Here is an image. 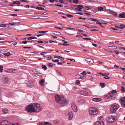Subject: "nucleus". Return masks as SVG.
<instances>
[{
    "instance_id": "obj_61",
    "label": "nucleus",
    "mask_w": 125,
    "mask_h": 125,
    "mask_svg": "<svg viewBox=\"0 0 125 125\" xmlns=\"http://www.w3.org/2000/svg\"><path fill=\"white\" fill-rule=\"evenodd\" d=\"M6 71H7V73H11V69L7 70Z\"/></svg>"
},
{
    "instance_id": "obj_40",
    "label": "nucleus",
    "mask_w": 125,
    "mask_h": 125,
    "mask_svg": "<svg viewBox=\"0 0 125 125\" xmlns=\"http://www.w3.org/2000/svg\"><path fill=\"white\" fill-rule=\"evenodd\" d=\"M20 61L22 62H25L26 61L25 59L22 58L20 59Z\"/></svg>"
},
{
    "instance_id": "obj_31",
    "label": "nucleus",
    "mask_w": 125,
    "mask_h": 125,
    "mask_svg": "<svg viewBox=\"0 0 125 125\" xmlns=\"http://www.w3.org/2000/svg\"><path fill=\"white\" fill-rule=\"evenodd\" d=\"M37 39V38L35 37H31L28 38L27 39L28 40H31L33 39Z\"/></svg>"
},
{
    "instance_id": "obj_34",
    "label": "nucleus",
    "mask_w": 125,
    "mask_h": 125,
    "mask_svg": "<svg viewBox=\"0 0 125 125\" xmlns=\"http://www.w3.org/2000/svg\"><path fill=\"white\" fill-rule=\"evenodd\" d=\"M96 24H99L100 25V26H101V27H103L104 28V26H103L102 25V24H102V23H100V22H97L96 23Z\"/></svg>"
},
{
    "instance_id": "obj_17",
    "label": "nucleus",
    "mask_w": 125,
    "mask_h": 125,
    "mask_svg": "<svg viewBox=\"0 0 125 125\" xmlns=\"http://www.w3.org/2000/svg\"><path fill=\"white\" fill-rule=\"evenodd\" d=\"M119 17L120 18H123L125 17V13H123L122 14H119Z\"/></svg>"
},
{
    "instance_id": "obj_4",
    "label": "nucleus",
    "mask_w": 125,
    "mask_h": 125,
    "mask_svg": "<svg viewBox=\"0 0 125 125\" xmlns=\"http://www.w3.org/2000/svg\"><path fill=\"white\" fill-rule=\"evenodd\" d=\"M119 105L118 104H113L110 108V111L113 113H115L119 108Z\"/></svg>"
},
{
    "instance_id": "obj_20",
    "label": "nucleus",
    "mask_w": 125,
    "mask_h": 125,
    "mask_svg": "<svg viewBox=\"0 0 125 125\" xmlns=\"http://www.w3.org/2000/svg\"><path fill=\"white\" fill-rule=\"evenodd\" d=\"M75 77L76 79H82V76L79 75H75Z\"/></svg>"
},
{
    "instance_id": "obj_6",
    "label": "nucleus",
    "mask_w": 125,
    "mask_h": 125,
    "mask_svg": "<svg viewBox=\"0 0 125 125\" xmlns=\"http://www.w3.org/2000/svg\"><path fill=\"white\" fill-rule=\"evenodd\" d=\"M26 110L28 112L33 113L35 112L33 106V104H31L27 106L25 108Z\"/></svg>"
},
{
    "instance_id": "obj_55",
    "label": "nucleus",
    "mask_w": 125,
    "mask_h": 125,
    "mask_svg": "<svg viewBox=\"0 0 125 125\" xmlns=\"http://www.w3.org/2000/svg\"><path fill=\"white\" fill-rule=\"evenodd\" d=\"M45 125H52L51 123H49L48 122H45Z\"/></svg>"
},
{
    "instance_id": "obj_42",
    "label": "nucleus",
    "mask_w": 125,
    "mask_h": 125,
    "mask_svg": "<svg viewBox=\"0 0 125 125\" xmlns=\"http://www.w3.org/2000/svg\"><path fill=\"white\" fill-rule=\"evenodd\" d=\"M108 48L110 49L113 50H114L113 46H109L108 47Z\"/></svg>"
},
{
    "instance_id": "obj_38",
    "label": "nucleus",
    "mask_w": 125,
    "mask_h": 125,
    "mask_svg": "<svg viewBox=\"0 0 125 125\" xmlns=\"http://www.w3.org/2000/svg\"><path fill=\"white\" fill-rule=\"evenodd\" d=\"M42 67L43 69H44L45 70H46L47 69V66L45 65H42Z\"/></svg>"
},
{
    "instance_id": "obj_27",
    "label": "nucleus",
    "mask_w": 125,
    "mask_h": 125,
    "mask_svg": "<svg viewBox=\"0 0 125 125\" xmlns=\"http://www.w3.org/2000/svg\"><path fill=\"white\" fill-rule=\"evenodd\" d=\"M54 33L56 35H61V33L59 32L54 31Z\"/></svg>"
},
{
    "instance_id": "obj_50",
    "label": "nucleus",
    "mask_w": 125,
    "mask_h": 125,
    "mask_svg": "<svg viewBox=\"0 0 125 125\" xmlns=\"http://www.w3.org/2000/svg\"><path fill=\"white\" fill-rule=\"evenodd\" d=\"M47 31H40L38 32V33H46Z\"/></svg>"
},
{
    "instance_id": "obj_25",
    "label": "nucleus",
    "mask_w": 125,
    "mask_h": 125,
    "mask_svg": "<svg viewBox=\"0 0 125 125\" xmlns=\"http://www.w3.org/2000/svg\"><path fill=\"white\" fill-rule=\"evenodd\" d=\"M11 73H15L17 71V70L15 69H11Z\"/></svg>"
},
{
    "instance_id": "obj_19",
    "label": "nucleus",
    "mask_w": 125,
    "mask_h": 125,
    "mask_svg": "<svg viewBox=\"0 0 125 125\" xmlns=\"http://www.w3.org/2000/svg\"><path fill=\"white\" fill-rule=\"evenodd\" d=\"M44 81L43 79L40 80L39 83L41 86H43L44 85L43 83L44 82Z\"/></svg>"
},
{
    "instance_id": "obj_41",
    "label": "nucleus",
    "mask_w": 125,
    "mask_h": 125,
    "mask_svg": "<svg viewBox=\"0 0 125 125\" xmlns=\"http://www.w3.org/2000/svg\"><path fill=\"white\" fill-rule=\"evenodd\" d=\"M121 90L123 92H125V89L124 87L123 86H122Z\"/></svg>"
},
{
    "instance_id": "obj_23",
    "label": "nucleus",
    "mask_w": 125,
    "mask_h": 125,
    "mask_svg": "<svg viewBox=\"0 0 125 125\" xmlns=\"http://www.w3.org/2000/svg\"><path fill=\"white\" fill-rule=\"evenodd\" d=\"M125 26V25L124 24H121L117 28H119L121 29H123L124 28Z\"/></svg>"
},
{
    "instance_id": "obj_44",
    "label": "nucleus",
    "mask_w": 125,
    "mask_h": 125,
    "mask_svg": "<svg viewBox=\"0 0 125 125\" xmlns=\"http://www.w3.org/2000/svg\"><path fill=\"white\" fill-rule=\"evenodd\" d=\"M85 100L84 99H82L81 100L79 101V102H80V103H85Z\"/></svg>"
},
{
    "instance_id": "obj_18",
    "label": "nucleus",
    "mask_w": 125,
    "mask_h": 125,
    "mask_svg": "<svg viewBox=\"0 0 125 125\" xmlns=\"http://www.w3.org/2000/svg\"><path fill=\"white\" fill-rule=\"evenodd\" d=\"M57 55H55L54 56V57L55 58L59 59L61 60H64V58L62 57L59 56H57Z\"/></svg>"
},
{
    "instance_id": "obj_24",
    "label": "nucleus",
    "mask_w": 125,
    "mask_h": 125,
    "mask_svg": "<svg viewBox=\"0 0 125 125\" xmlns=\"http://www.w3.org/2000/svg\"><path fill=\"white\" fill-rule=\"evenodd\" d=\"M111 14H112L115 17H116L117 16V14L114 11H110Z\"/></svg>"
},
{
    "instance_id": "obj_7",
    "label": "nucleus",
    "mask_w": 125,
    "mask_h": 125,
    "mask_svg": "<svg viewBox=\"0 0 125 125\" xmlns=\"http://www.w3.org/2000/svg\"><path fill=\"white\" fill-rule=\"evenodd\" d=\"M89 112L90 114L95 115L98 114V111L97 109L92 107L90 109Z\"/></svg>"
},
{
    "instance_id": "obj_15",
    "label": "nucleus",
    "mask_w": 125,
    "mask_h": 125,
    "mask_svg": "<svg viewBox=\"0 0 125 125\" xmlns=\"http://www.w3.org/2000/svg\"><path fill=\"white\" fill-rule=\"evenodd\" d=\"M101 99L100 98H95L92 99V100L96 102H99L101 100Z\"/></svg>"
},
{
    "instance_id": "obj_12",
    "label": "nucleus",
    "mask_w": 125,
    "mask_h": 125,
    "mask_svg": "<svg viewBox=\"0 0 125 125\" xmlns=\"http://www.w3.org/2000/svg\"><path fill=\"white\" fill-rule=\"evenodd\" d=\"M77 8H75V10H76L81 11L82 10V9L83 8V6L81 5H77Z\"/></svg>"
},
{
    "instance_id": "obj_35",
    "label": "nucleus",
    "mask_w": 125,
    "mask_h": 125,
    "mask_svg": "<svg viewBox=\"0 0 125 125\" xmlns=\"http://www.w3.org/2000/svg\"><path fill=\"white\" fill-rule=\"evenodd\" d=\"M95 125H101V123L100 121H98L95 122Z\"/></svg>"
},
{
    "instance_id": "obj_3",
    "label": "nucleus",
    "mask_w": 125,
    "mask_h": 125,
    "mask_svg": "<svg viewBox=\"0 0 125 125\" xmlns=\"http://www.w3.org/2000/svg\"><path fill=\"white\" fill-rule=\"evenodd\" d=\"M117 119V117L116 116L111 115L106 117V121L109 123H112L115 121Z\"/></svg>"
},
{
    "instance_id": "obj_36",
    "label": "nucleus",
    "mask_w": 125,
    "mask_h": 125,
    "mask_svg": "<svg viewBox=\"0 0 125 125\" xmlns=\"http://www.w3.org/2000/svg\"><path fill=\"white\" fill-rule=\"evenodd\" d=\"M100 85L103 87H104L105 86V84L104 83H100Z\"/></svg>"
},
{
    "instance_id": "obj_29",
    "label": "nucleus",
    "mask_w": 125,
    "mask_h": 125,
    "mask_svg": "<svg viewBox=\"0 0 125 125\" xmlns=\"http://www.w3.org/2000/svg\"><path fill=\"white\" fill-rule=\"evenodd\" d=\"M36 8L37 9L40 10H44V8L41 7H36Z\"/></svg>"
},
{
    "instance_id": "obj_52",
    "label": "nucleus",
    "mask_w": 125,
    "mask_h": 125,
    "mask_svg": "<svg viewBox=\"0 0 125 125\" xmlns=\"http://www.w3.org/2000/svg\"><path fill=\"white\" fill-rule=\"evenodd\" d=\"M84 26L88 28H93V27H91L90 25H84Z\"/></svg>"
},
{
    "instance_id": "obj_16",
    "label": "nucleus",
    "mask_w": 125,
    "mask_h": 125,
    "mask_svg": "<svg viewBox=\"0 0 125 125\" xmlns=\"http://www.w3.org/2000/svg\"><path fill=\"white\" fill-rule=\"evenodd\" d=\"M120 103L122 104L123 103H125V97L122 98L120 99Z\"/></svg>"
},
{
    "instance_id": "obj_22",
    "label": "nucleus",
    "mask_w": 125,
    "mask_h": 125,
    "mask_svg": "<svg viewBox=\"0 0 125 125\" xmlns=\"http://www.w3.org/2000/svg\"><path fill=\"white\" fill-rule=\"evenodd\" d=\"M2 112L5 114H6L8 112V110L7 109H4L2 110Z\"/></svg>"
},
{
    "instance_id": "obj_60",
    "label": "nucleus",
    "mask_w": 125,
    "mask_h": 125,
    "mask_svg": "<svg viewBox=\"0 0 125 125\" xmlns=\"http://www.w3.org/2000/svg\"><path fill=\"white\" fill-rule=\"evenodd\" d=\"M114 52L117 55H118L119 54V52L117 50H115Z\"/></svg>"
},
{
    "instance_id": "obj_63",
    "label": "nucleus",
    "mask_w": 125,
    "mask_h": 125,
    "mask_svg": "<svg viewBox=\"0 0 125 125\" xmlns=\"http://www.w3.org/2000/svg\"><path fill=\"white\" fill-rule=\"evenodd\" d=\"M27 43V41H23L22 42V43L24 44H25Z\"/></svg>"
},
{
    "instance_id": "obj_1",
    "label": "nucleus",
    "mask_w": 125,
    "mask_h": 125,
    "mask_svg": "<svg viewBox=\"0 0 125 125\" xmlns=\"http://www.w3.org/2000/svg\"><path fill=\"white\" fill-rule=\"evenodd\" d=\"M56 102L60 104L62 106L65 105L68 103L67 100H65V98L62 96L58 95L55 97Z\"/></svg>"
},
{
    "instance_id": "obj_56",
    "label": "nucleus",
    "mask_w": 125,
    "mask_h": 125,
    "mask_svg": "<svg viewBox=\"0 0 125 125\" xmlns=\"http://www.w3.org/2000/svg\"><path fill=\"white\" fill-rule=\"evenodd\" d=\"M104 78L105 79H109L110 78V77L106 76L104 77Z\"/></svg>"
},
{
    "instance_id": "obj_5",
    "label": "nucleus",
    "mask_w": 125,
    "mask_h": 125,
    "mask_svg": "<svg viewBox=\"0 0 125 125\" xmlns=\"http://www.w3.org/2000/svg\"><path fill=\"white\" fill-rule=\"evenodd\" d=\"M33 106L35 112H39L41 110V108L40 104L37 103H34L33 104Z\"/></svg>"
},
{
    "instance_id": "obj_8",
    "label": "nucleus",
    "mask_w": 125,
    "mask_h": 125,
    "mask_svg": "<svg viewBox=\"0 0 125 125\" xmlns=\"http://www.w3.org/2000/svg\"><path fill=\"white\" fill-rule=\"evenodd\" d=\"M0 125H19L18 123L12 125L7 120H3L1 123Z\"/></svg>"
},
{
    "instance_id": "obj_47",
    "label": "nucleus",
    "mask_w": 125,
    "mask_h": 125,
    "mask_svg": "<svg viewBox=\"0 0 125 125\" xmlns=\"http://www.w3.org/2000/svg\"><path fill=\"white\" fill-rule=\"evenodd\" d=\"M66 16L69 18H72L73 17V15L69 14L67 15Z\"/></svg>"
},
{
    "instance_id": "obj_46",
    "label": "nucleus",
    "mask_w": 125,
    "mask_h": 125,
    "mask_svg": "<svg viewBox=\"0 0 125 125\" xmlns=\"http://www.w3.org/2000/svg\"><path fill=\"white\" fill-rule=\"evenodd\" d=\"M45 122H42L41 123H40L39 125H45Z\"/></svg>"
},
{
    "instance_id": "obj_51",
    "label": "nucleus",
    "mask_w": 125,
    "mask_h": 125,
    "mask_svg": "<svg viewBox=\"0 0 125 125\" xmlns=\"http://www.w3.org/2000/svg\"><path fill=\"white\" fill-rule=\"evenodd\" d=\"M91 19L93 21H97L98 22V20H97L96 19H93V18H91Z\"/></svg>"
},
{
    "instance_id": "obj_10",
    "label": "nucleus",
    "mask_w": 125,
    "mask_h": 125,
    "mask_svg": "<svg viewBox=\"0 0 125 125\" xmlns=\"http://www.w3.org/2000/svg\"><path fill=\"white\" fill-rule=\"evenodd\" d=\"M71 107L73 110L75 112L77 111V108L75 104L74 103H72L71 104Z\"/></svg>"
},
{
    "instance_id": "obj_39",
    "label": "nucleus",
    "mask_w": 125,
    "mask_h": 125,
    "mask_svg": "<svg viewBox=\"0 0 125 125\" xmlns=\"http://www.w3.org/2000/svg\"><path fill=\"white\" fill-rule=\"evenodd\" d=\"M81 74L83 75H85L87 73L85 71H83L82 73H81Z\"/></svg>"
},
{
    "instance_id": "obj_53",
    "label": "nucleus",
    "mask_w": 125,
    "mask_h": 125,
    "mask_svg": "<svg viewBox=\"0 0 125 125\" xmlns=\"http://www.w3.org/2000/svg\"><path fill=\"white\" fill-rule=\"evenodd\" d=\"M53 122L55 124H57L58 123V120H55Z\"/></svg>"
},
{
    "instance_id": "obj_49",
    "label": "nucleus",
    "mask_w": 125,
    "mask_h": 125,
    "mask_svg": "<svg viewBox=\"0 0 125 125\" xmlns=\"http://www.w3.org/2000/svg\"><path fill=\"white\" fill-rule=\"evenodd\" d=\"M48 65L50 67H52L53 66V64L51 63H49Z\"/></svg>"
},
{
    "instance_id": "obj_33",
    "label": "nucleus",
    "mask_w": 125,
    "mask_h": 125,
    "mask_svg": "<svg viewBox=\"0 0 125 125\" xmlns=\"http://www.w3.org/2000/svg\"><path fill=\"white\" fill-rule=\"evenodd\" d=\"M33 72L34 73L36 74H41V73H40L38 71L36 70H33Z\"/></svg>"
},
{
    "instance_id": "obj_13",
    "label": "nucleus",
    "mask_w": 125,
    "mask_h": 125,
    "mask_svg": "<svg viewBox=\"0 0 125 125\" xmlns=\"http://www.w3.org/2000/svg\"><path fill=\"white\" fill-rule=\"evenodd\" d=\"M85 60L88 63L90 64L93 63L94 62L93 61L91 58H86Z\"/></svg>"
},
{
    "instance_id": "obj_32",
    "label": "nucleus",
    "mask_w": 125,
    "mask_h": 125,
    "mask_svg": "<svg viewBox=\"0 0 125 125\" xmlns=\"http://www.w3.org/2000/svg\"><path fill=\"white\" fill-rule=\"evenodd\" d=\"M3 54L5 56H9L10 55V52H8L7 53H3Z\"/></svg>"
},
{
    "instance_id": "obj_59",
    "label": "nucleus",
    "mask_w": 125,
    "mask_h": 125,
    "mask_svg": "<svg viewBox=\"0 0 125 125\" xmlns=\"http://www.w3.org/2000/svg\"><path fill=\"white\" fill-rule=\"evenodd\" d=\"M54 28H57V29H59L60 30H62L63 29L61 28H59L58 27H57V26H55L54 27Z\"/></svg>"
},
{
    "instance_id": "obj_48",
    "label": "nucleus",
    "mask_w": 125,
    "mask_h": 125,
    "mask_svg": "<svg viewBox=\"0 0 125 125\" xmlns=\"http://www.w3.org/2000/svg\"><path fill=\"white\" fill-rule=\"evenodd\" d=\"M0 27H6V25H5V24H0Z\"/></svg>"
},
{
    "instance_id": "obj_62",
    "label": "nucleus",
    "mask_w": 125,
    "mask_h": 125,
    "mask_svg": "<svg viewBox=\"0 0 125 125\" xmlns=\"http://www.w3.org/2000/svg\"><path fill=\"white\" fill-rule=\"evenodd\" d=\"M99 74H100L102 75L103 76L106 75V74H103V73H100Z\"/></svg>"
},
{
    "instance_id": "obj_43",
    "label": "nucleus",
    "mask_w": 125,
    "mask_h": 125,
    "mask_svg": "<svg viewBox=\"0 0 125 125\" xmlns=\"http://www.w3.org/2000/svg\"><path fill=\"white\" fill-rule=\"evenodd\" d=\"M28 85L29 86H31L32 85V83L31 81H30L28 83Z\"/></svg>"
},
{
    "instance_id": "obj_14",
    "label": "nucleus",
    "mask_w": 125,
    "mask_h": 125,
    "mask_svg": "<svg viewBox=\"0 0 125 125\" xmlns=\"http://www.w3.org/2000/svg\"><path fill=\"white\" fill-rule=\"evenodd\" d=\"M68 115H69L68 119L69 120H71L73 118V115L72 113L71 112H70L68 113Z\"/></svg>"
},
{
    "instance_id": "obj_37",
    "label": "nucleus",
    "mask_w": 125,
    "mask_h": 125,
    "mask_svg": "<svg viewBox=\"0 0 125 125\" xmlns=\"http://www.w3.org/2000/svg\"><path fill=\"white\" fill-rule=\"evenodd\" d=\"M3 67L2 65L0 66V72H3L2 70L3 69Z\"/></svg>"
},
{
    "instance_id": "obj_11",
    "label": "nucleus",
    "mask_w": 125,
    "mask_h": 125,
    "mask_svg": "<svg viewBox=\"0 0 125 125\" xmlns=\"http://www.w3.org/2000/svg\"><path fill=\"white\" fill-rule=\"evenodd\" d=\"M9 81V79L8 78L4 77L2 79V82L3 83L6 84L8 83Z\"/></svg>"
},
{
    "instance_id": "obj_58",
    "label": "nucleus",
    "mask_w": 125,
    "mask_h": 125,
    "mask_svg": "<svg viewBox=\"0 0 125 125\" xmlns=\"http://www.w3.org/2000/svg\"><path fill=\"white\" fill-rule=\"evenodd\" d=\"M52 61L54 62H58L59 61V60L58 59H57L55 60H54L52 59Z\"/></svg>"
},
{
    "instance_id": "obj_64",
    "label": "nucleus",
    "mask_w": 125,
    "mask_h": 125,
    "mask_svg": "<svg viewBox=\"0 0 125 125\" xmlns=\"http://www.w3.org/2000/svg\"><path fill=\"white\" fill-rule=\"evenodd\" d=\"M78 2V0H74L73 2L75 3L76 4Z\"/></svg>"
},
{
    "instance_id": "obj_30",
    "label": "nucleus",
    "mask_w": 125,
    "mask_h": 125,
    "mask_svg": "<svg viewBox=\"0 0 125 125\" xmlns=\"http://www.w3.org/2000/svg\"><path fill=\"white\" fill-rule=\"evenodd\" d=\"M98 11H101L103 10V8L102 7H99L98 8Z\"/></svg>"
},
{
    "instance_id": "obj_57",
    "label": "nucleus",
    "mask_w": 125,
    "mask_h": 125,
    "mask_svg": "<svg viewBox=\"0 0 125 125\" xmlns=\"http://www.w3.org/2000/svg\"><path fill=\"white\" fill-rule=\"evenodd\" d=\"M47 52H43L41 53L40 54L42 55H44L45 54H46L47 53Z\"/></svg>"
},
{
    "instance_id": "obj_45",
    "label": "nucleus",
    "mask_w": 125,
    "mask_h": 125,
    "mask_svg": "<svg viewBox=\"0 0 125 125\" xmlns=\"http://www.w3.org/2000/svg\"><path fill=\"white\" fill-rule=\"evenodd\" d=\"M75 83L76 84L79 85L80 84V82L79 80H76Z\"/></svg>"
},
{
    "instance_id": "obj_21",
    "label": "nucleus",
    "mask_w": 125,
    "mask_h": 125,
    "mask_svg": "<svg viewBox=\"0 0 125 125\" xmlns=\"http://www.w3.org/2000/svg\"><path fill=\"white\" fill-rule=\"evenodd\" d=\"M84 8H88V9L85 8V9L87 10H89L91 9L93 7L92 6H85L84 7Z\"/></svg>"
},
{
    "instance_id": "obj_54",
    "label": "nucleus",
    "mask_w": 125,
    "mask_h": 125,
    "mask_svg": "<svg viewBox=\"0 0 125 125\" xmlns=\"http://www.w3.org/2000/svg\"><path fill=\"white\" fill-rule=\"evenodd\" d=\"M67 60H70L72 62H75V60L74 59H67Z\"/></svg>"
},
{
    "instance_id": "obj_9",
    "label": "nucleus",
    "mask_w": 125,
    "mask_h": 125,
    "mask_svg": "<svg viewBox=\"0 0 125 125\" xmlns=\"http://www.w3.org/2000/svg\"><path fill=\"white\" fill-rule=\"evenodd\" d=\"M79 93L80 94L82 95L88 96H89L90 95V94L82 90L79 91Z\"/></svg>"
},
{
    "instance_id": "obj_28",
    "label": "nucleus",
    "mask_w": 125,
    "mask_h": 125,
    "mask_svg": "<svg viewBox=\"0 0 125 125\" xmlns=\"http://www.w3.org/2000/svg\"><path fill=\"white\" fill-rule=\"evenodd\" d=\"M20 2L19 1H16L13 3V4H20Z\"/></svg>"
},
{
    "instance_id": "obj_26",
    "label": "nucleus",
    "mask_w": 125,
    "mask_h": 125,
    "mask_svg": "<svg viewBox=\"0 0 125 125\" xmlns=\"http://www.w3.org/2000/svg\"><path fill=\"white\" fill-rule=\"evenodd\" d=\"M14 23H18L20 22V21L17 19H15L13 20Z\"/></svg>"
},
{
    "instance_id": "obj_2",
    "label": "nucleus",
    "mask_w": 125,
    "mask_h": 125,
    "mask_svg": "<svg viewBox=\"0 0 125 125\" xmlns=\"http://www.w3.org/2000/svg\"><path fill=\"white\" fill-rule=\"evenodd\" d=\"M116 93V90H113L112 91L111 93H109L107 94L104 95L105 97L106 98L113 100L115 98V94Z\"/></svg>"
}]
</instances>
